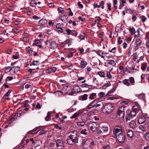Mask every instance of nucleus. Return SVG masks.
I'll use <instances>...</instances> for the list:
<instances>
[{
	"label": "nucleus",
	"instance_id": "nucleus-52",
	"mask_svg": "<svg viewBox=\"0 0 149 149\" xmlns=\"http://www.w3.org/2000/svg\"><path fill=\"white\" fill-rule=\"evenodd\" d=\"M140 18L143 22H145L147 19V18L145 17L144 16L141 17Z\"/></svg>",
	"mask_w": 149,
	"mask_h": 149
},
{
	"label": "nucleus",
	"instance_id": "nucleus-59",
	"mask_svg": "<svg viewBox=\"0 0 149 149\" xmlns=\"http://www.w3.org/2000/svg\"><path fill=\"white\" fill-rule=\"evenodd\" d=\"M55 146V143L54 142H50L49 144L48 145V146H50V147H53Z\"/></svg>",
	"mask_w": 149,
	"mask_h": 149
},
{
	"label": "nucleus",
	"instance_id": "nucleus-16",
	"mask_svg": "<svg viewBox=\"0 0 149 149\" xmlns=\"http://www.w3.org/2000/svg\"><path fill=\"white\" fill-rule=\"evenodd\" d=\"M146 118L144 116H140L138 119V122L140 124L143 123L145 121Z\"/></svg>",
	"mask_w": 149,
	"mask_h": 149
},
{
	"label": "nucleus",
	"instance_id": "nucleus-48",
	"mask_svg": "<svg viewBox=\"0 0 149 149\" xmlns=\"http://www.w3.org/2000/svg\"><path fill=\"white\" fill-rule=\"evenodd\" d=\"M8 96H9L6 95V94H5L3 97L2 100H9V97Z\"/></svg>",
	"mask_w": 149,
	"mask_h": 149
},
{
	"label": "nucleus",
	"instance_id": "nucleus-56",
	"mask_svg": "<svg viewBox=\"0 0 149 149\" xmlns=\"http://www.w3.org/2000/svg\"><path fill=\"white\" fill-rule=\"evenodd\" d=\"M39 64V63L38 61H33V65H38Z\"/></svg>",
	"mask_w": 149,
	"mask_h": 149
},
{
	"label": "nucleus",
	"instance_id": "nucleus-1",
	"mask_svg": "<svg viewBox=\"0 0 149 149\" xmlns=\"http://www.w3.org/2000/svg\"><path fill=\"white\" fill-rule=\"evenodd\" d=\"M113 133L114 136V137L116 138L119 143H123L124 142L126 139L125 134L123 132L120 127L115 128L113 130Z\"/></svg>",
	"mask_w": 149,
	"mask_h": 149
},
{
	"label": "nucleus",
	"instance_id": "nucleus-8",
	"mask_svg": "<svg viewBox=\"0 0 149 149\" xmlns=\"http://www.w3.org/2000/svg\"><path fill=\"white\" fill-rule=\"evenodd\" d=\"M149 127V125L147 124H145L143 125H141L139 129L143 131H146Z\"/></svg>",
	"mask_w": 149,
	"mask_h": 149
},
{
	"label": "nucleus",
	"instance_id": "nucleus-15",
	"mask_svg": "<svg viewBox=\"0 0 149 149\" xmlns=\"http://www.w3.org/2000/svg\"><path fill=\"white\" fill-rule=\"evenodd\" d=\"M29 141V140L26 137H24L22 141V143L20 146H21L22 147H24L25 144H26L28 143Z\"/></svg>",
	"mask_w": 149,
	"mask_h": 149
},
{
	"label": "nucleus",
	"instance_id": "nucleus-61",
	"mask_svg": "<svg viewBox=\"0 0 149 149\" xmlns=\"http://www.w3.org/2000/svg\"><path fill=\"white\" fill-rule=\"evenodd\" d=\"M36 109H40L41 108V106L39 103H38L36 106Z\"/></svg>",
	"mask_w": 149,
	"mask_h": 149
},
{
	"label": "nucleus",
	"instance_id": "nucleus-6",
	"mask_svg": "<svg viewBox=\"0 0 149 149\" xmlns=\"http://www.w3.org/2000/svg\"><path fill=\"white\" fill-rule=\"evenodd\" d=\"M56 146L58 148L63 147L65 141L63 139H58L56 141Z\"/></svg>",
	"mask_w": 149,
	"mask_h": 149
},
{
	"label": "nucleus",
	"instance_id": "nucleus-27",
	"mask_svg": "<svg viewBox=\"0 0 149 149\" xmlns=\"http://www.w3.org/2000/svg\"><path fill=\"white\" fill-rule=\"evenodd\" d=\"M134 37H138L140 36V31L139 29H137L136 31H135L134 33Z\"/></svg>",
	"mask_w": 149,
	"mask_h": 149
},
{
	"label": "nucleus",
	"instance_id": "nucleus-14",
	"mask_svg": "<svg viewBox=\"0 0 149 149\" xmlns=\"http://www.w3.org/2000/svg\"><path fill=\"white\" fill-rule=\"evenodd\" d=\"M56 70V67H53L50 68L46 70V72L47 73H53L55 72Z\"/></svg>",
	"mask_w": 149,
	"mask_h": 149
},
{
	"label": "nucleus",
	"instance_id": "nucleus-41",
	"mask_svg": "<svg viewBox=\"0 0 149 149\" xmlns=\"http://www.w3.org/2000/svg\"><path fill=\"white\" fill-rule=\"evenodd\" d=\"M12 68H13V72L15 73L19 70V67H12Z\"/></svg>",
	"mask_w": 149,
	"mask_h": 149
},
{
	"label": "nucleus",
	"instance_id": "nucleus-30",
	"mask_svg": "<svg viewBox=\"0 0 149 149\" xmlns=\"http://www.w3.org/2000/svg\"><path fill=\"white\" fill-rule=\"evenodd\" d=\"M13 70V68H10V67H6L5 68V72L7 73Z\"/></svg>",
	"mask_w": 149,
	"mask_h": 149
},
{
	"label": "nucleus",
	"instance_id": "nucleus-31",
	"mask_svg": "<svg viewBox=\"0 0 149 149\" xmlns=\"http://www.w3.org/2000/svg\"><path fill=\"white\" fill-rule=\"evenodd\" d=\"M51 113L50 112H48L47 116L45 118V120L47 121L49 120L51 118Z\"/></svg>",
	"mask_w": 149,
	"mask_h": 149
},
{
	"label": "nucleus",
	"instance_id": "nucleus-58",
	"mask_svg": "<svg viewBox=\"0 0 149 149\" xmlns=\"http://www.w3.org/2000/svg\"><path fill=\"white\" fill-rule=\"evenodd\" d=\"M58 12L59 13H63V9L61 7H59L58 9Z\"/></svg>",
	"mask_w": 149,
	"mask_h": 149
},
{
	"label": "nucleus",
	"instance_id": "nucleus-19",
	"mask_svg": "<svg viewBox=\"0 0 149 149\" xmlns=\"http://www.w3.org/2000/svg\"><path fill=\"white\" fill-rule=\"evenodd\" d=\"M130 110H127L126 111V120H130L131 116L130 113Z\"/></svg>",
	"mask_w": 149,
	"mask_h": 149
},
{
	"label": "nucleus",
	"instance_id": "nucleus-34",
	"mask_svg": "<svg viewBox=\"0 0 149 149\" xmlns=\"http://www.w3.org/2000/svg\"><path fill=\"white\" fill-rule=\"evenodd\" d=\"M129 30L132 35H133L134 34V32H135V31H136L135 30V29L134 27L129 29Z\"/></svg>",
	"mask_w": 149,
	"mask_h": 149
},
{
	"label": "nucleus",
	"instance_id": "nucleus-12",
	"mask_svg": "<svg viewBox=\"0 0 149 149\" xmlns=\"http://www.w3.org/2000/svg\"><path fill=\"white\" fill-rule=\"evenodd\" d=\"M39 24L42 26H45L47 24V21L45 19H42L38 22Z\"/></svg>",
	"mask_w": 149,
	"mask_h": 149
},
{
	"label": "nucleus",
	"instance_id": "nucleus-47",
	"mask_svg": "<svg viewBox=\"0 0 149 149\" xmlns=\"http://www.w3.org/2000/svg\"><path fill=\"white\" fill-rule=\"evenodd\" d=\"M98 55L100 56L102 58H104V56L102 55L103 54V52L101 51H99L97 52Z\"/></svg>",
	"mask_w": 149,
	"mask_h": 149
},
{
	"label": "nucleus",
	"instance_id": "nucleus-35",
	"mask_svg": "<svg viewBox=\"0 0 149 149\" xmlns=\"http://www.w3.org/2000/svg\"><path fill=\"white\" fill-rule=\"evenodd\" d=\"M115 91V88L114 87H113L112 89L109 91L107 93V95L109 96L111 95H110V94L111 93H113V92H114Z\"/></svg>",
	"mask_w": 149,
	"mask_h": 149
},
{
	"label": "nucleus",
	"instance_id": "nucleus-33",
	"mask_svg": "<svg viewBox=\"0 0 149 149\" xmlns=\"http://www.w3.org/2000/svg\"><path fill=\"white\" fill-rule=\"evenodd\" d=\"M128 81L129 80L128 79H125L123 81V82L124 84L127 86H129L130 84L129 83Z\"/></svg>",
	"mask_w": 149,
	"mask_h": 149
},
{
	"label": "nucleus",
	"instance_id": "nucleus-43",
	"mask_svg": "<svg viewBox=\"0 0 149 149\" xmlns=\"http://www.w3.org/2000/svg\"><path fill=\"white\" fill-rule=\"evenodd\" d=\"M97 74L100 75L101 77H105V74L103 72L99 71L98 72Z\"/></svg>",
	"mask_w": 149,
	"mask_h": 149
},
{
	"label": "nucleus",
	"instance_id": "nucleus-9",
	"mask_svg": "<svg viewBox=\"0 0 149 149\" xmlns=\"http://www.w3.org/2000/svg\"><path fill=\"white\" fill-rule=\"evenodd\" d=\"M49 44H50L51 46V48L52 49H55L57 47V45L54 41H52V40L51 41H49Z\"/></svg>",
	"mask_w": 149,
	"mask_h": 149
},
{
	"label": "nucleus",
	"instance_id": "nucleus-55",
	"mask_svg": "<svg viewBox=\"0 0 149 149\" xmlns=\"http://www.w3.org/2000/svg\"><path fill=\"white\" fill-rule=\"evenodd\" d=\"M105 95L104 93L103 92H101L98 94V96L100 97H102Z\"/></svg>",
	"mask_w": 149,
	"mask_h": 149
},
{
	"label": "nucleus",
	"instance_id": "nucleus-17",
	"mask_svg": "<svg viewBox=\"0 0 149 149\" xmlns=\"http://www.w3.org/2000/svg\"><path fill=\"white\" fill-rule=\"evenodd\" d=\"M87 64V63L86 61H84L83 60H82L81 62V63H80V65L81 68L82 69L86 67V66Z\"/></svg>",
	"mask_w": 149,
	"mask_h": 149
},
{
	"label": "nucleus",
	"instance_id": "nucleus-20",
	"mask_svg": "<svg viewBox=\"0 0 149 149\" xmlns=\"http://www.w3.org/2000/svg\"><path fill=\"white\" fill-rule=\"evenodd\" d=\"M66 141L68 144L69 145H72L74 143H75L69 136L67 139Z\"/></svg>",
	"mask_w": 149,
	"mask_h": 149
},
{
	"label": "nucleus",
	"instance_id": "nucleus-44",
	"mask_svg": "<svg viewBox=\"0 0 149 149\" xmlns=\"http://www.w3.org/2000/svg\"><path fill=\"white\" fill-rule=\"evenodd\" d=\"M81 88H88V87H92V86L90 85H88L86 84H84L81 85Z\"/></svg>",
	"mask_w": 149,
	"mask_h": 149
},
{
	"label": "nucleus",
	"instance_id": "nucleus-18",
	"mask_svg": "<svg viewBox=\"0 0 149 149\" xmlns=\"http://www.w3.org/2000/svg\"><path fill=\"white\" fill-rule=\"evenodd\" d=\"M130 127L134 129L136 127V122L134 120L131 121L130 123Z\"/></svg>",
	"mask_w": 149,
	"mask_h": 149
},
{
	"label": "nucleus",
	"instance_id": "nucleus-40",
	"mask_svg": "<svg viewBox=\"0 0 149 149\" xmlns=\"http://www.w3.org/2000/svg\"><path fill=\"white\" fill-rule=\"evenodd\" d=\"M29 141H30L31 142H32V143L34 145H37V142L39 141L36 140L35 141L34 140L33 138H31L29 139Z\"/></svg>",
	"mask_w": 149,
	"mask_h": 149
},
{
	"label": "nucleus",
	"instance_id": "nucleus-10",
	"mask_svg": "<svg viewBox=\"0 0 149 149\" xmlns=\"http://www.w3.org/2000/svg\"><path fill=\"white\" fill-rule=\"evenodd\" d=\"M133 109L134 110V111H135L138 112L139 111L141 110V108L139 104L137 103H136L134 106Z\"/></svg>",
	"mask_w": 149,
	"mask_h": 149
},
{
	"label": "nucleus",
	"instance_id": "nucleus-22",
	"mask_svg": "<svg viewBox=\"0 0 149 149\" xmlns=\"http://www.w3.org/2000/svg\"><path fill=\"white\" fill-rule=\"evenodd\" d=\"M130 113L131 115V117L132 118L133 117L136 116V113H138L135 111H134V110L132 109V111L130 110Z\"/></svg>",
	"mask_w": 149,
	"mask_h": 149
},
{
	"label": "nucleus",
	"instance_id": "nucleus-38",
	"mask_svg": "<svg viewBox=\"0 0 149 149\" xmlns=\"http://www.w3.org/2000/svg\"><path fill=\"white\" fill-rule=\"evenodd\" d=\"M94 107H95V105H93L91 103H90L86 107V110H88Z\"/></svg>",
	"mask_w": 149,
	"mask_h": 149
},
{
	"label": "nucleus",
	"instance_id": "nucleus-62",
	"mask_svg": "<svg viewBox=\"0 0 149 149\" xmlns=\"http://www.w3.org/2000/svg\"><path fill=\"white\" fill-rule=\"evenodd\" d=\"M116 47H114L110 52L113 53H115L116 52Z\"/></svg>",
	"mask_w": 149,
	"mask_h": 149
},
{
	"label": "nucleus",
	"instance_id": "nucleus-28",
	"mask_svg": "<svg viewBox=\"0 0 149 149\" xmlns=\"http://www.w3.org/2000/svg\"><path fill=\"white\" fill-rule=\"evenodd\" d=\"M88 95L87 94H84L81 97V100L82 101L86 100L87 99Z\"/></svg>",
	"mask_w": 149,
	"mask_h": 149
},
{
	"label": "nucleus",
	"instance_id": "nucleus-25",
	"mask_svg": "<svg viewBox=\"0 0 149 149\" xmlns=\"http://www.w3.org/2000/svg\"><path fill=\"white\" fill-rule=\"evenodd\" d=\"M142 43V41L139 38H137L136 40V44L137 46H140Z\"/></svg>",
	"mask_w": 149,
	"mask_h": 149
},
{
	"label": "nucleus",
	"instance_id": "nucleus-42",
	"mask_svg": "<svg viewBox=\"0 0 149 149\" xmlns=\"http://www.w3.org/2000/svg\"><path fill=\"white\" fill-rule=\"evenodd\" d=\"M147 63H145L142 65L141 66V69H142V70H145L147 66Z\"/></svg>",
	"mask_w": 149,
	"mask_h": 149
},
{
	"label": "nucleus",
	"instance_id": "nucleus-24",
	"mask_svg": "<svg viewBox=\"0 0 149 149\" xmlns=\"http://www.w3.org/2000/svg\"><path fill=\"white\" fill-rule=\"evenodd\" d=\"M80 88L78 85L74 86L73 88L74 91L77 93L80 92Z\"/></svg>",
	"mask_w": 149,
	"mask_h": 149
},
{
	"label": "nucleus",
	"instance_id": "nucleus-29",
	"mask_svg": "<svg viewBox=\"0 0 149 149\" xmlns=\"http://www.w3.org/2000/svg\"><path fill=\"white\" fill-rule=\"evenodd\" d=\"M88 131L86 129H82L80 132V133L83 135H86L87 134Z\"/></svg>",
	"mask_w": 149,
	"mask_h": 149
},
{
	"label": "nucleus",
	"instance_id": "nucleus-23",
	"mask_svg": "<svg viewBox=\"0 0 149 149\" xmlns=\"http://www.w3.org/2000/svg\"><path fill=\"white\" fill-rule=\"evenodd\" d=\"M85 124V122L83 121H78L77 122V124L79 127H82L84 126Z\"/></svg>",
	"mask_w": 149,
	"mask_h": 149
},
{
	"label": "nucleus",
	"instance_id": "nucleus-5",
	"mask_svg": "<svg viewBox=\"0 0 149 149\" xmlns=\"http://www.w3.org/2000/svg\"><path fill=\"white\" fill-rule=\"evenodd\" d=\"M94 145V143L93 140L91 139H88L85 141L84 148L89 149V148H92Z\"/></svg>",
	"mask_w": 149,
	"mask_h": 149
},
{
	"label": "nucleus",
	"instance_id": "nucleus-46",
	"mask_svg": "<svg viewBox=\"0 0 149 149\" xmlns=\"http://www.w3.org/2000/svg\"><path fill=\"white\" fill-rule=\"evenodd\" d=\"M59 25H60V24H58L56 26V28L57 29L58 31V32L62 33L63 31V29L61 28H60V27H58V26H59Z\"/></svg>",
	"mask_w": 149,
	"mask_h": 149
},
{
	"label": "nucleus",
	"instance_id": "nucleus-36",
	"mask_svg": "<svg viewBox=\"0 0 149 149\" xmlns=\"http://www.w3.org/2000/svg\"><path fill=\"white\" fill-rule=\"evenodd\" d=\"M96 93H91L89 96V98L91 100H93L95 98V97L96 96Z\"/></svg>",
	"mask_w": 149,
	"mask_h": 149
},
{
	"label": "nucleus",
	"instance_id": "nucleus-3",
	"mask_svg": "<svg viewBox=\"0 0 149 149\" xmlns=\"http://www.w3.org/2000/svg\"><path fill=\"white\" fill-rule=\"evenodd\" d=\"M70 133L69 136L74 141V142L78 143L79 137L77 132L76 130H74L71 131Z\"/></svg>",
	"mask_w": 149,
	"mask_h": 149
},
{
	"label": "nucleus",
	"instance_id": "nucleus-49",
	"mask_svg": "<svg viewBox=\"0 0 149 149\" xmlns=\"http://www.w3.org/2000/svg\"><path fill=\"white\" fill-rule=\"evenodd\" d=\"M103 148L104 149H111L109 145H106L103 146Z\"/></svg>",
	"mask_w": 149,
	"mask_h": 149
},
{
	"label": "nucleus",
	"instance_id": "nucleus-7",
	"mask_svg": "<svg viewBox=\"0 0 149 149\" xmlns=\"http://www.w3.org/2000/svg\"><path fill=\"white\" fill-rule=\"evenodd\" d=\"M90 129L92 131L95 132L97 130V125L95 123H91L89 124Z\"/></svg>",
	"mask_w": 149,
	"mask_h": 149
},
{
	"label": "nucleus",
	"instance_id": "nucleus-57",
	"mask_svg": "<svg viewBox=\"0 0 149 149\" xmlns=\"http://www.w3.org/2000/svg\"><path fill=\"white\" fill-rule=\"evenodd\" d=\"M73 55L72 52H71L69 51V53L68 54L67 57L68 58H69L72 57Z\"/></svg>",
	"mask_w": 149,
	"mask_h": 149
},
{
	"label": "nucleus",
	"instance_id": "nucleus-50",
	"mask_svg": "<svg viewBox=\"0 0 149 149\" xmlns=\"http://www.w3.org/2000/svg\"><path fill=\"white\" fill-rule=\"evenodd\" d=\"M55 93H56V95H58L59 96H61L62 95V93L61 91H59L55 92Z\"/></svg>",
	"mask_w": 149,
	"mask_h": 149
},
{
	"label": "nucleus",
	"instance_id": "nucleus-64",
	"mask_svg": "<svg viewBox=\"0 0 149 149\" xmlns=\"http://www.w3.org/2000/svg\"><path fill=\"white\" fill-rule=\"evenodd\" d=\"M72 30L69 29H67L66 30V31L69 35H71Z\"/></svg>",
	"mask_w": 149,
	"mask_h": 149
},
{
	"label": "nucleus",
	"instance_id": "nucleus-54",
	"mask_svg": "<svg viewBox=\"0 0 149 149\" xmlns=\"http://www.w3.org/2000/svg\"><path fill=\"white\" fill-rule=\"evenodd\" d=\"M107 77L109 79H111V74L110 73V72H108L107 73Z\"/></svg>",
	"mask_w": 149,
	"mask_h": 149
},
{
	"label": "nucleus",
	"instance_id": "nucleus-39",
	"mask_svg": "<svg viewBox=\"0 0 149 149\" xmlns=\"http://www.w3.org/2000/svg\"><path fill=\"white\" fill-rule=\"evenodd\" d=\"M128 80L132 85H134V83H135V80L134 77H130L129 78Z\"/></svg>",
	"mask_w": 149,
	"mask_h": 149
},
{
	"label": "nucleus",
	"instance_id": "nucleus-53",
	"mask_svg": "<svg viewBox=\"0 0 149 149\" xmlns=\"http://www.w3.org/2000/svg\"><path fill=\"white\" fill-rule=\"evenodd\" d=\"M71 35H72L74 36H76L77 35V33L76 31L74 30H72Z\"/></svg>",
	"mask_w": 149,
	"mask_h": 149
},
{
	"label": "nucleus",
	"instance_id": "nucleus-37",
	"mask_svg": "<svg viewBox=\"0 0 149 149\" xmlns=\"http://www.w3.org/2000/svg\"><path fill=\"white\" fill-rule=\"evenodd\" d=\"M145 137L147 141H149V132H147L145 134Z\"/></svg>",
	"mask_w": 149,
	"mask_h": 149
},
{
	"label": "nucleus",
	"instance_id": "nucleus-4",
	"mask_svg": "<svg viewBox=\"0 0 149 149\" xmlns=\"http://www.w3.org/2000/svg\"><path fill=\"white\" fill-rule=\"evenodd\" d=\"M125 107L122 106L120 107L118 110L117 114L120 118H123L125 117Z\"/></svg>",
	"mask_w": 149,
	"mask_h": 149
},
{
	"label": "nucleus",
	"instance_id": "nucleus-63",
	"mask_svg": "<svg viewBox=\"0 0 149 149\" xmlns=\"http://www.w3.org/2000/svg\"><path fill=\"white\" fill-rule=\"evenodd\" d=\"M102 128L104 132H106L108 131V128L107 127L103 126Z\"/></svg>",
	"mask_w": 149,
	"mask_h": 149
},
{
	"label": "nucleus",
	"instance_id": "nucleus-45",
	"mask_svg": "<svg viewBox=\"0 0 149 149\" xmlns=\"http://www.w3.org/2000/svg\"><path fill=\"white\" fill-rule=\"evenodd\" d=\"M109 64L112 66H115L116 65V63L114 60H109Z\"/></svg>",
	"mask_w": 149,
	"mask_h": 149
},
{
	"label": "nucleus",
	"instance_id": "nucleus-13",
	"mask_svg": "<svg viewBox=\"0 0 149 149\" xmlns=\"http://www.w3.org/2000/svg\"><path fill=\"white\" fill-rule=\"evenodd\" d=\"M41 126H38L34 129L32 131H30V133L32 134H33L36 133L41 130Z\"/></svg>",
	"mask_w": 149,
	"mask_h": 149
},
{
	"label": "nucleus",
	"instance_id": "nucleus-51",
	"mask_svg": "<svg viewBox=\"0 0 149 149\" xmlns=\"http://www.w3.org/2000/svg\"><path fill=\"white\" fill-rule=\"evenodd\" d=\"M104 1H102L100 3V5L101 7V8L103 9L104 8Z\"/></svg>",
	"mask_w": 149,
	"mask_h": 149
},
{
	"label": "nucleus",
	"instance_id": "nucleus-60",
	"mask_svg": "<svg viewBox=\"0 0 149 149\" xmlns=\"http://www.w3.org/2000/svg\"><path fill=\"white\" fill-rule=\"evenodd\" d=\"M80 113H79V112H76L74 114V116L75 117V118L78 117Z\"/></svg>",
	"mask_w": 149,
	"mask_h": 149
},
{
	"label": "nucleus",
	"instance_id": "nucleus-21",
	"mask_svg": "<svg viewBox=\"0 0 149 149\" xmlns=\"http://www.w3.org/2000/svg\"><path fill=\"white\" fill-rule=\"evenodd\" d=\"M133 134V132L132 130H129L127 132V135L128 136L131 138L132 137Z\"/></svg>",
	"mask_w": 149,
	"mask_h": 149
},
{
	"label": "nucleus",
	"instance_id": "nucleus-2",
	"mask_svg": "<svg viewBox=\"0 0 149 149\" xmlns=\"http://www.w3.org/2000/svg\"><path fill=\"white\" fill-rule=\"evenodd\" d=\"M113 109V105L110 103H108L104 106L102 112L104 114H107L112 112Z\"/></svg>",
	"mask_w": 149,
	"mask_h": 149
},
{
	"label": "nucleus",
	"instance_id": "nucleus-26",
	"mask_svg": "<svg viewBox=\"0 0 149 149\" xmlns=\"http://www.w3.org/2000/svg\"><path fill=\"white\" fill-rule=\"evenodd\" d=\"M67 44H68V45L69 46L71 45V41L70 40L68 39L66 40L64 42L62 43V45H65Z\"/></svg>",
	"mask_w": 149,
	"mask_h": 149
},
{
	"label": "nucleus",
	"instance_id": "nucleus-11",
	"mask_svg": "<svg viewBox=\"0 0 149 149\" xmlns=\"http://www.w3.org/2000/svg\"><path fill=\"white\" fill-rule=\"evenodd\" d=\"M59 18L63 22H65L67 19V15L63 13H62L59 15Z\"/></svg>",
	"mask_w": 149,
	"mask_h": 149
},
{
	"label": "nucleus",
	"instance_id": "nucleus-32",
	"mask_svg": "<svg viewBox=\"0 0 149 149\" xmlns=\"http://www.w3.org/2000/svg\"><path fill=\"white\" fill-rule=\"evenodd\" d=\"M99 102V99L98 98H97L93 100L91 103L93 105H95L96 104H97Z\"/></svg>",
	"mask_w": 149,
	"mask_h": 149
}]
</instances>
